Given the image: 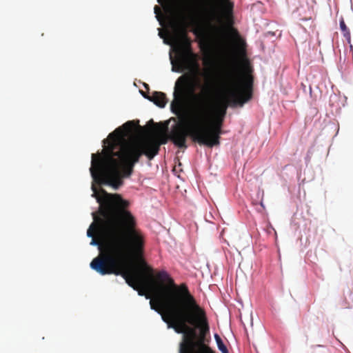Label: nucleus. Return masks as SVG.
Wrapping results in <instances>:
<instances>
[{"instance_id":"f8f14e48","label":"nucleus","mask_w":353,"mask_h":353,"mask_svg":"<svg viewBox=\"0 0 353 353\" xmlns=\"http://www.w3.org/2000/svg\"><path fill=\"white\" fill-rule=\"evenodd\" d=\"M337 68L339 72L341 73V76H343L345 71L347 69L345 56H344L343 57L342 56H340Z\"/></svg>"},{"instance_id":"1a4fd4ad","label":"nucleus","mask_w":353,"mask_h":353,"mask_svg":"<svg viewBox=\"0 0 353 353\" xmlns=\"http://www.w3.org/2000/svg\"><path fill=\"white\" fill-rule=\"evenodd\" d=\"M187 134L183 131H177L173 133V143L175 146L180 149H185L188 148L187 145Z\"/></svg>"},{"instance_id":"aec40b11","label":"nucleus","mask_w":353,"mask_h":353,"mask_svg":"<svg viewBox=\"0 0 353 353\" xmlns=\"http://www.w3.org/2000/svg\"><path fill=\"white\" fill-rule=\"evenodd\" d=\"M90 245L92 246H97L99 248H100L99 243L93 238H92Z\"/></svg>"},{"instance_id":"7ed1b4c3","label":"nucleus","mask_w":353,"mask_h":353,"mask_svg":"<svg viewBox=\"0 0 353 353\" xmlns=\"http://www.w3.org/2000/svg\"><path fill=\"white\" fill-rule=\"evenodd\" d=\"M173 317L178 324L173 330L183 335V341L191 347L203 346L210 325L205 310L199 305L185 284L181 285L180 301L172 302Z\"/></svg>"},{"instance_id":"2eb2a0df","label":"nucleus","mask_w":353,"mask_h":353,"mask_svg":"<svg viewBox=\"0 0 353 353\" xmlns=\"http://www.w3.org/2000/svg\"><path fill=\"white\" fill-rule=\"evenodd\" d=\"M169 56H170V63L172 65L171 71L172 72H175V73H181V70L174 66V61L172 59L171 52H169Z\"/></svg>"},{"instance_id":"ddd939ff","label":"nucleus","mask_w":353,"mask_h":353,"mask_svg":"<svg viewBox=\"0 0 353 353\" xmlns=\"http://www.w3.org/2000/svg\"><path fill=\"white\" fill-rule=\"evenodd\" d=\"M218 350L221 353H230L227 345L224 343L223 341L221 340L217 343H216Z\"/></svg>"},{"instance_id":"c85d7f7f","label":"nucleus","mask_w":353,"mask_h":353,"mask_svg":"<svg viewBox=\"0 0 353 353\" xmlns=\"http://www.w3.org/2000/svg\"><path fill=\"white\" fill-rule=\"evenodd\" d=\"M163 42L165 45H170V43L169 42V41L167 39H163Z\"/></svg>"},{"instance_id":"473e14b6","label":"nucleus","mask_w":353,"mask_h":353,"mask_svg":"<svg viewBox=\"0 0 353 353\" xmlns=\"http://www.w3.org/2000/svg\"><path fill=\"white\" fill-rule=\"evenodd\" d=\"M309 92H310V94H312V88L310 86L309 88Z\"/></svg>"},{"instance_id":"0eeeda50","label":"nucleus","mask_w":353,"mask_h":353,"mask_svg":"<svg viewBox=\"0 0 353 353\" xmlns=\"http://www.w3.org/2000/svg\"><path fill=\"white\" fill-rule=\"evenodd\" d=\"M139 92L144 99L152 102L155 105L160 108H165L168 102L166 95L163 92H154L152 95H147L142 90H139Z\"/></svg>"},{"instance_id":"393cba45","label":"nucleus","mask_w":353,"mask_h":353,"mask_svg":"<svg viewBox=\"0 0 353 353\" xmlns=\"http://www.w3.org/2000/svg\"><path fill=\"white\" fill-rule=\"evenodd\" d=\"M316 347H325V346L323 345H312L311 346L312 349H315Z\"/></svg>"},{"instance_id":"2f4dec72","label":"nucleus","mask_w":353,"mask_h":353,"mask_svg":"<svg viewBox=\"0 0 353 353\" xmlns=\"http://www.w3.org/2000/svg\"><path fill=\"white\" fill-rule=\"evenodd\" d=\"M350 50L352 52V53L353 54V46L350 43Z\"/></svg>"},{"instance_id":"f3484780","label":"nucleus","mask_w":353,"mask_h":353,"mask_svg":"<svg viewBox=\"0 0 353 353\" xmlns=\"http://www.w3.org/2000/svg\"><path fill=\"white\" fill-rule=\"evenodd\" d=\"M135 291L137 292V294L139 296H144L145 298V299H147V300L150 299V296L148 294H146L143 290H140L138 286H137V290H135Z\"/></svg>"},{"instance_id":"9d476101","label":"nucleus","mask_w":353,"mask_h":353,"mask_svg":"<svg viewBox=\"0 0 353 353\" xmlns=\"http://www.w3.org/2000/svg\"><path fill=\"white\" fill-rule=\"evenodd\" d=\"M225 16L230 20L234 17V3L232 0H222Z\"/></svg>"},{"instance_id":"f03ea898","label":"nucleus","mask_w":353,"mask_h":353,"mask_svg":"<svg viewBox=\"0 0 353 353\" xmlns=\"http://www.w3.org/2000/svg\"><path fill=\"white\" fill-rule=\"evenodd\" d=\"M102 151L91 154L89 169L92 179L91 196L96 199L97 203L102 205L103 199L97 196L94 183L109 186L114 190H119L124 184V179L132 174L134 165L139 163V156L132 159L129 153L121 147H117L114 138L103 139Z\"/></svg>"},{"instance_id":"5701e85b","label":"nucleus","mask_w":353,"mask_h":353,"mask_svg":"<svg viewBox=\"0 0 353 353\" xmlns=\"http://www.w3.org/2000/svg\"><path fill=\"white\" fill-rule=\"evenodd\" d=\"M160 316H161V320H162V321H163V323H166L167 322H168V321H169V320H168L166 317H165V316L163 315V314H161V315H160Z\"/></svg>"},{"instance_id":"39448f33","label":"nucleus","mask_w":353,"mask_h":353,"mask_svg":"<svg viewBox=\"0 0 353 353\" xmlns=\"http://www.w3.org/2000/svg\"><path fill=\"white\" fill-rule=\"evenodd\" d=\"M183 121H181L188 130V132L191 138L201 145L208 148H213L220 145V134L214 135L212 140H210L205 132L204 121H201L200 118L194 116L191 119H188L185 115L183 116Z\"/></svg>"},{"instance_id":"f257e3e1","label":"nucleus","mask_w":353,"mask_h":353,"mask_svg":"<svg viewBox=\"0 0 353 353\" xmlns=\"http://www.w3.org/2000/svg\"><path fill=\"white\" fill-rule=\"evenodd\" d=\"M101 193L108 199H112L115 203L117 208L111 213L110 221L115 228L126 230V239L116 248L114 257L110 256L107 259L112 268H108L104 260L99 257L92 260L90 268L102 276L107 274L121 276L129 287L133 290H137V285L128 277V274L117 270L114 267L116 265L126 267L134 258L143 255L145 244V235L137 227L134 216L127 209L130 205L128 200L123 198L119 194L108 193L103 189L101 190Z\"/></svg>"},{"instance_id":"a211bd4d","label":"nucleus","mask_w":353,"mask_h":353,"mask_svg":"<svg viewBox=\"0 0 353 353\" xmlns=\"http://www.w3.org/2000/svg\"><path fill=\"white\" fill-rule=\"evenodd\" d=\"M157 10H158V8H157V6H155L154 8V12L155 14V18L159 21V23L161 26L162 25V22H161V20L160 19V17L157 14Z\"/></svg>"},{"instance_id":"b1692460","label":"nucleus","mask_w":353,"mask_h":353,"mask_svg":"<svg viewBox=\"0 0 353 353\" xmlns=\"http://www.w3.org/2000/svg\"><path fill=\"white\" fill-rule=\"evenodd\" d=\"M226 112H227V107H225L222 111H221V114H222V117L223 118H224L226 115Z\"/></svg>"},{"instance_id":"423d86ee","label":"nucleus","mask_w":353,"mask_h":353,"mask_svg":"<svg viewBox=\"0 0 353 353\" xmlns=\"http://www.w3.org/2000/svg\"><path fill=\"white\" fill-rule=\"evenodd\" d=\"M236 86L234 83H224L223 92L226 96V99L232 108L243 107L252 98L251 94L247 96L243 95V92L236 89Z\"/></svg>"},{"instance_id":"a878e982","label":"nucleus","mask_w":353,"mask_h":353,"mask_svg":"<svg viewBox=\"0 0 353 353\" xmlns=\"http://www.w3.org/2000/svg\"><path fill=\"white\" fill-rule=\"evenodd\" d=\"M153 311L155 312L157 314H158L159 315H161V314H162L161 310L159 309H158L157 307H155V309L153 310Z\"/></svg>"},{"instance_id":"6e6552de","label":"nucleus","mask_w":353,"mask_h":353,"mask_svg":"<svg viewBox=\"0 0 353 353\" xmlns=\"http://www.w3.org/2000/svg\"><path fill=\"white\" fill-rule=\"evenodd\" d=\"M178 82H176L175 89L173 92V100L170 103V111L172 114L178 115L182 108L181 98L177 91Z\"/></svg>"},{"instance_id":"bb28decb","label":"nucleus","mask_w":353,"mask_h":353,"mask_svg":"<svg viewBox=\"0 0 353 353\" xmlns=\"http://www.w3.org/2000/svg\"><path fill=\"white\" fill-rule=\"evenodd\" d=\"M259 204H260V205L261 206V208L263 209H265V205H264V203H263V198L261 199Z\"/></svg>"},{"instance_id":"4468645a","label":"nucleus","mask_w":353,"mask_h":353,"mask_svg":"<svg viewBox=\"0 0 353 353\" xmlns=\"http://www.w3.org/2000/svg\"><path fill=\"white\" fill-rule=\"evenodd\" d=\"M159 276L162 280H171L170 274L165 270H161L159 273Z\"/></svg>"},{"instance_id":"cd10ccee","label":"nucleus","mask_w":353,"mask_h":353,"mask_svg":"<svg viewBox=\"0 0 353 353\" xmlns=\"http://www.w3.org/2000/svg\"><path fill=\"white\" fill-rule=\"evenodd\" d=\"M149 303H150V310H154L156 307H154V305H153V303H152V301H150Z\"/></svg>"},{"instance_id":"412c9836","label":"nucleus","mask_w":353,"mask_h":353,"mask_svg":"<svg viewBox=\"0 0 353 353\" xmlns=\"http://www.w3.org/2000/svg\"><path fill=\"white\" fill-rule=\"evenodd\" d=\"M214 340H215V342H216V343H217V342H219V341H221V340H222V339L221 338V336H219V334L218 333H216V332H215V333L214 334Z\"/></svg>"},{"instance_id":"dca6fc26","label":"nucleus","mask_w":353,"mask_h":353,"mask_svg":"<svg viewBox=\"0 0 353 353\" xmlns=\"http://www.w3.org/2000/svg\"><path fill=\"white\" fill-rule=\"evenodd\" d=\"M93 227H94V223L92 222L90 225L89 226L88 229L87 230L86 235L88 238H93Z\"/></svg>"},{"instance_id":"c756f323","label":"nucleus","mask_w":353,"mask_h":353,"mask_svg":"<svg viewBox=\"0 0 353 353\" xmlns=\"http://www.w3.org/2000/svg\"><path fill=\"white\" fill-rule=\"evenodd\" d=\"M201 89L203 91H207L208 90V86L207 85H205V86H201Z\"/></svg>"},{"instance_id":"6ab92c4d","label":"nucleus","mask_w":353,"mask_h":353,"mask_svg":"<svg viewBox=\"0 0 353 353\" xmlns=\"http://www.w3.org/2000/svg\"><path fill=\"white\" fill-rule=\"evenodd\" d=\"M185 342L181 341L179 343V353H185Z\"/></svg>"},{"instance_id":"7c9ffc66","label":"nucleus","mask_w":353,"mask_h":353,"mask_svg":"<svg viewBox=\"0 0 353 353\" xmlns=\"http://www.w3.org/2000/svg\"><path fill=\"white\" fill-rule=\"evenodd\" d=\"M158 30H159V37L163 38V34H162V33L161 32L160 29H159V28H158Z\"/></svg>"},{"instance_id":"9b49d317","label":"nucleus","mask_w":353,"mask_h":353,"mask_svg":"<svg viewBox=\"0 0 353 353\" xmlns=\"http://www.w3.org/2000/svg\"><path fill=\"white\" fill-rule=\"evenodd\" d=\"M339 29L343 37L345 39L347 43L348 44H350V31L347 26H346L344 19L343 17H341V19H339Z\"/></svg>"},{"instance_id":"20e7f679","label":"nucleus","mask_w":353,"mask_h":353,"mask_svg":"<svg viewBox=\"0 0 353 353\" xmlns=\"http://www.w3.org/2000/svg\"><path fill=\"white\" fill-rule=\"evenodd\" d=\"M138 125V120L128 121L110 132L108 137L114 138L117 141V147L126 150L132 159L139 156V160L141 157L144 155L151 161L159 154V145L132 140L131 132Z\"/></svg>"},{"instance_id":"4be33fe9","label":"nucleus","mask_w":353,"mask_h":353,"mask_svg":"<svg viewBox=\"0 0 353 353\" xmlns=\"http://www.w3.org/2000/svg\"><path fill=\"white\" fill-rule=\"evenodd\" d=\"M166 325H167L168 329H172V330L175 325L173 323L170 322V321L166 323Z\"/></svg>"},{"instance_id":"72a5a7b5","label":"nucleus","mask_w":353,"mask_h":353,"mask_svg":"<svg viewBox=\"0 0 353 353\" xmlns=\"http://www.w3.org/2000/svg\"><path fill=\"white\" fill-rule=\"evenodd\" d=\"M157 1L160 3L161 0H157Z\"/></svg>"}]
</instances>
